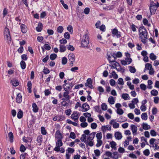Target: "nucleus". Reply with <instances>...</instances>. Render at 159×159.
<instances>
[{"label": "nucleus", "instance_id": "obj_1", "mask_svg": "<svg viewBox=\"0 0 159 159\" xmlns=\"http://www.w3.org/2000/svg\"><path fill=\"white\" fill-rule=\"evenodd\" d=\"M139 37L141 39L142 42L144 43H146V39H148V33L146 30L143 26L139 28Z\"/></svg>", "mask_w": 159, "mask_h": 159}, {"label": "nucleus", "instance_id": "obj_2", "mask_svg": "<svg viewBox=\"0 0 159 159\" xmlns=\"http://www.w3.org/2000/svg\"><path fill=\"white\" fill-rule=\"evenodd\" d=\"M89 43V37L88 34L86 33L84 35L81 40V46L83 48H87Z\"/></svg>", "mask_w": 159, "mask_h": 159}, {"label": "nucleus", "instance_id": "obj_3", "mask_svg": "<svg viewBox=\"0 0 159 159\" xmlns=\"http://www.w3.org/2000/svg\"><path fill=\"white\" fill-rule=\"evenodd\" d=\"M10 33L9 29L6 27L4 29V34L5 39H6L8 41H11V40Z\"/></svg>", "mask_w": 159, "mask_h": 159}, {"label": "nucleus", "instance_id": "obj_4", "mask_svg": "<svg viewBox=\"0 0 159 159\" xmlns=\"http://www.w3.org/2000/svg\"><path fill=\"white\" fill-rule=\"evenodd\" d=\"M56 147L54 149L55 151L58 152L59 151L60 147L62 146L63 145V143L62 142L61 139H58L56 142Z\"/></svg>", "mask_w": 159, "mask_h": 159}, {"label": "nucleus", "instance_id": "obj_5", "mask_svg": "<svg viewBox=\"0 0 159 159\" xmlns=\"http://www.w3.org/2000/svg\"><path fill=\"white\" fill-rule=\"evenodd\" d=\"M68 58L70 62V66H72L73 65V63L75 60V55L72 53H70L68 56Z\"/></svg>", "mask_w": 159, "mask_h": 159}, {"label": "nucleus", "instance_id": "obj_6", "mask_svg": "<svg viewBox=\"0 0 159 159\" xmlns=\"http://www.w3.org/2000/svg\"><path fill=\"white\" fill-rule=\"evenodd\" d=\"M73 85L72 83H67L63 84V86L65 91H68L69 90L71 89Z\"/></svg>", "mask_w": 159, "mask_h": 159}, {"label": "nucleus", "instance_id": "obj_7", "mask_svg": "<svg viewBox=\"0 0 159 159\" xmlns=\"http://www.w3.org/2000/svg\"><path fill=\"white\" fill-rule=\"evenodd\" d=\"M159 6V3L157 2L156 6L153 7H149V9L151 15L155 14L156 10Z\"/></svg>", "mask_w": 159, "mask_h": 159}, {"label": "nucleus", "instance_id": "obj_8", "mask_svg": "<svg viewBox=\"0 0 159 159\" xmlns=\"http://www.w3.org/2000/svg\"><path fill=\"white\" fill-rule=\"evenodd\" d=\"M80 116L79 113L77 111H74L71 115V117L75 121H76Z\"/></svg>", "mask_w": 159, "mask_h": 159}, {"label": "nucleus", "instance_id": "obj_9", "mask_svg": "<svg viewBox=\"0 0 159 159\" xmlns=\"http://www.w3.org/2000/svg\"><path fill=\"white\" fill-rule=\"evenodd\" d=\"M92 81L91 78H89L87 80V82L85 83L86 86H88L89 88L93 89V87L92 85Z\"/></svg>", "mask_w": 159, "mask_h": 159}, {"label": "nucleus", "instance_id": "obj_10", "mask_svg": "<svg viewBox=\"0 0 159 159\" xmlns=\"http://www.w3.org/2000/svg\"><path fill=\"white\" fill-rule=\"evenodd\" d=\"M112 34H113L114 36H116L118 38L121 37L120 33L118 31L117 29H114L112 31Z\"/></svg>", "mask_w": 159, "mask_h": 159}, {"label": "nucleus", "instance_id": "obj_11", "mask_svg": "<svg viewBox=\"0 0 159 159\" xmlns=\"http://www.w3.org/2000/svg\"><path fill=\"white\" fill-rule=\"evenodd\" d=\"M96 133L95 132H93L90 134L89 136L87 137L86 141H92L95 136Z\"/></svg>", "mask_w": 159, "mask_h": 159}, {"label": "nucleus", "instance_id": "obj_12", "mask_svg": "<svg viewBox=\"0 0 159 159\" xmlns=\"http://www.w3.org/2000/svg\"><path fill=\"white\" fill-rule=\"evenodd\" d=\"M69 92L68 91H65L64 92L63 94V96L64 98H63L62 99L63 100H66V101L70 99V96L69 95Z\"/></svg>", "mask_w": 159, "mask_h": 159}, {"label": "nucleus", "instance_id": "obj_13", "mask_svg": "<svg viewBox=\"0 0 159 159\" xmlns=\"http://www.w3.org/2000/svg\"><path fill=\"white\" fill-rule=\"evenodd\" d=\"M81 107L83 109L82 111H87L89 109V106L86 103H84Z\"/></svg>", "mask_w": 159, "mask_h": 159}, {"label": "nucleus", "instance_id": "obj_14", "mask_svg": "<svg viewBox=\"0 0 159 159\" xmlns=\"http://www.w3.org/2000/svg\"><path fill=\"white\" fill-rule=\"evenodd\" d=\"M130 127L133 134L134 135H135L137 130V126L135 125H131Z\"/></svg>", "mask_w": 159, "mask_h": 159}, {"label": "nucleus", "instance_id": "obj_15", "mask_svg": "<svg viewBox=\"0 0 159 159\" xmlns=\"http://www.w3.org/2000/svg\"><path fill=\"white\" fill-rule=\"evenodd\" d=\"M111 127L110 125H107L105 126H102V130L103 132H104L107 130H111Z\"/></svg>", "mask_w": 159, "mask_h": 159}, {"label": "nucleus", "instance_id": "obj_16", "mask_svg": "<svg viewBox=\"0 0 159 159\" xmlns=\"http://www.w3.org/2000/svg\"><path fill=\"white\" fill-rule=\"evenodd\" d=\"M110 123L113 125V127L114 128H117L119 127V124L117 122H115L114 120H111Z\"/></svg>", "mask_w": 159, "mask_h": 159}, {"label": "nucleus", "instance_id": "obj_17", "mask_svg": "<svg viewBox=\"0 0 159 159\" xmlns=\"http://www.w3.org/2000/svg\"><path fill=\"white\" fill-rule=\"evenodd\" d=\"M115 137L117 140H120L122 138V135L121 133L119 132H116L115 133Z\"/></svg>", "mask_w": 159, "mask_h": 159}, {"label": "nucleus", "instance_id": "obj_18", "mask_svg": "<svg viewBox=\"0 0 159 159\" xmlns=\"http://www.w3.org/2000/svg\"><path fill=\"white\" fill-rule=\"evenodd\" d=\"M111 55L114 58H115L117 57L120 58L122 56V54L121 52H119L116 53H113Z\"/></svg>", "mask_w": 159, "mask_h": 159}, {"label": "nucleus", "instance_id": "obj_19", "mask_svg": "<svg viewBox=\"0 0 159 159\" xmlns=\"http://www.w3.org/2000/svg\"><path fill=\"white\" fill-rule=\"evenodd\" d=\"M22 101V96L20 93H19L17 94L16 97V102L18 103H20Z\"/></svg>", "mask_w": 159, "mask_h": 159}, {"label": "nucleus", "instance_id": "obj_20", "mask_svg": "<svg viewBox=\"0 0 159 159\" xmlns=\"http://www.w3.org/2000/svg\"><path fill=\"white\" fill-rule=\"evenodd\" d=\"M121 98L124 100H127L129 99L130 97L129 95L127 93H123L121 96Z\"/></svg>", "mask_w": 159, "mask_h": 159}, {"label": "nucleus", "instance_id": "obj_21", "mask_svg": "<svg viewBox=\"0 0 159 159\" xmlns=\"http://www.w3.org/2000/svg\"><path fill=\"white\" fill-rule=\"evenodd\" d=\"M32 107L33 108V111L34 112H37L39 110V108L36 104L35 103L32 104Z\"/></svg>", "mask_w": 159, "mask_h": 159}, {"label": "nucleus", "instance_id": "obj_22", "mask_svg": "<svg viewBox=\"0 0 159 159\" xmlns=\"http://www.w3.org/2000/svg\"><path fill=\"white\" fill-rule=\"evenodd\" d=\"M55 138L58 139H61L62 138V136L61 134L60 131H58L56 132L55 134Z\"/></svg>", "mask_w": 159, "mask_h": 159}, {"label": "nucleus", "instance_id": "obj_23", "mask_svg": "<svg viewBox=\"0 0 159 159\" xmlns=\"http://www.w3.org/2000/svg\"><path fill=\"white\" fill-rule=\"evenodd\" d=\"M142 126L143 129L145 130H148L150 129L151 128L150 125H148L146 123H143Z\"/></svg>", "mask_w": 159, "mask_h": 159}, {"label": "nucleus", "instance_id": "obj_24", "mask_svg": "<svg viewBox=\"0 0 159 159\" xmlns=\"http://www.w3.org/2000/svg\"><path fill=\"white\" fill-rule=\"evenodd\" d=\"M108 102L111 104H113L115 103V100L112 96H110L108 99Z\"/></svg>", "mask_w": 159, "mask_h": 159}, {"label": "nucleus", "instance_id": "obj_25", "mask_svg": "<svg viewBox=\"0 0 159 159\" xmlns=\"http://www.w3.org/2000/svg\"><path fill=\"white\" fill-rule=\"evenodd\" d=\"M20 28L22 33H25L26 32L27 29L26 26L25 25L23 24H21L20 25Z\"/></svg>", "mask_w": 159, "mask_h": 159}, {"label": "nucleus", "instance_id": "obj_26", "mask_svg": "<svg viewBox=\"0 0 159 159\" xmlns=\"http://www.w3.org/2000/svg\"><path fill=\"white\" fill-rule=\"evenodd\" d=\"M66 50V47L63 45H60V52H63Z\"/></svg>", "mask_w": 159, "mask_h": 159}, {"label": "nucleus", "instance_id": "obj_27", "mask_svg": "<svg viewBox=\"0 0 159 159\" xmlns=\"http://www.w3.org/2000/svg\"><path fill=\"white\" fill-rule=\"evenodd\" d=\"M43 25L41 23H39L38 26L36 27V30L38 32H40L42 29Z\"/></svg>", "mask_w": 159, "mask_h": 159}, {"label": "nucleus", "instance_id": "obj_28", "mask_svg": "<svg viewBox=\"0 0 159 159\" xmlns=\"http://www.w3.org/2000/svg\"><path fill=\"white\" fill-rule=\"evenodd\" d=\"M129 68L130 72L132 73H134L136 72V70L134 67L129 66Z\"/></svg>", "mask_w": 159, "mask_h": 159}, {"label": "nucleus", "instance_id": "obj_29", "mask_svg": "<svg viewBox=\"0 0 159 159\" xmlns=\"http://www.w3.org/2000/svg\"><path fill=\"white\" fill-rule=\"evenodd\" d=\"M110 144L111 145V147L114 150H116V142H115L112 141V142H110Z\"/></svg>", "mask_w": 159, "mask_h": 159}, {"label": "nucleus", "instance_id": "obj_30", "mask_svg": "<svg viewBox=\"0 0 159 159\" xmlns=\"http://www.w3.org/2000/svg\"><path fill=\"white\" fill-rule=\"evenodd\" d=\"M11 83L14 86H18L19 84V83L18 81L17 80H11Z\"/></svg>", "mask_w": 159, "mask_h": 159}, {"label": "nucleus", "instance_id": "obj_31", "mask_svg": "<svg viewBox=\"0 0 159 159\" xmlns=\"http://www.w3.org/2000/svg\"><path fill=\"white\" fill-rule=\"evenodd\" d=\"M27 86H28V89L29 91V93H31V86H32V84L31 81H29L27 83Z\"/></svg>", "mask_w": 159, "mask_h": 159}, {"label": "nucleus", "instance_id": "obj_32", "mask_svg": "<svg viewBox=\"0 0 159 159\" xmlns=\"http://www.w3.org/2000/svg\"><path fill=\"white\" fill-rule=\"evenodd\" d=\"M152 68V65L150 63H146L145 65V70L147 69L148 70H150Z\"/></svg>", "mask_w": 159, "mask_h": 159}, {"label": "nucleus", "instance_id": "obj_33", "mask_svg": "<svg viewBox=\"0 0 159 159\" xmlns=\"http://www.w3.org/2000/svg\"><path fill=\"white\" fill-rule=\"evenodd\" d=\"M8 137L10 139V142H12L13 141V136L12 132H11L9 133Z\"/></svg>", "mask_w": 159, "mask_h": 159}, {"label": "nucleus", "instance_id": "obj_34", "mask_svg": "<svg viewBox=\"0 0 159 159\" xmlns=\"http://www.w3.org/2000/svg\"><path fill=\"white\" fill-rule=\"evenodd\" d=\"M111 75L112 76V77H113L114 79H117L118 78V75L114 71H112V72L111 73Z\"/></svg>", "mask_w": 159, "mask_h": 159}, {"label": "nucleus", "instance_id": "obj_35", "mask_svg": "<svg viewBox=\"0 0 159 159\" xmlns=\"http://www.w3.org/2000/svg\"><path fill=\"white\" fill-rule=\"evenodd\" d=\"M96 137L97 140H101L102 138V134L101 132L97 133L96 134Z\"/></svg>", "mask_w": 159, "mask_h": 159}, {"label": "nucleus", "instance_id": "obj_36", "mask_svg": "<svg viewBox=\"0 0 159 159\" xmlns=\"http://www.w3.org/2000/svg\"><path fill=\"white\" fill-rule=\"evenodd\" d=\"M148 116L146 113H143L141 115V118L143 120H146L147 119Z\"/></svg>", "mask_w": 159, "mask_h": 159}, {"label": "nucleus", "instance_id": "obj_37", "mask_svg": "<svg viewBox=\"0 0 159 159\" xmlns=\"http://www.w3.org/2000/svg\"><path fill=\"white\" fill-rule=\"evenodd\" d=\"M151 93L152 95L156 96L157 95L158 92L156 90L153 89L151 91Z\"/></svg>", "mask_w": 159, "mask_h": 159}, {"label": "nucleus", "instance_id": "obj_38", "mask_svg": "<svg viewBox=\"0 0 159 159\" xmlns=\"http://www.w3.org/2000/svg\"><path fill=\"white\" fill-rule=\"evenodd\" d=\"M143 23L144 25H147L148 27L150 26V24H148V21L146 19H143Z\"/></svg>", "mask_w": 159, "mask_h": 159}, {"label": "nucleus", "instance_id": "obj_39", "mask_svg": "<svg viewBox=\"0 0 159 159\" xmlns=\"http://www.w3.org/2000/svg\"><path fill=\"white\" fill-rule=\"evenodd\" d=\"M113 6L112 5L111 6L103 7V9L104 10H110L113 9Z\"/></svg>", "mask_w": 159, "mask_h": 159}, {"label": "nucleus", "instance_id": "obj_40", "mask_svg": "<svg viewBox=\"0 0 159 159\" xmlns=\"http://www.w3.org/2000/svg\"><path fill=\"white\" fill-rule=\"evenodd\" d=\"M150 58L152 60H155L156 59V56L153 53H151L149 56Z\"/></svg>", "mask_w": 159, "mask_h": 159}, {"label": "nucleus", "instance_id": "obj_41", "mask_svg": "<svg viewBox=\"0 0 159 159\" xmlns=\"http://www.w3.org/2000/svg\"><path fill=\"white\" fill-rule=\"evenodd\" d=\"M20 65L21 68L24 69L26 67V64L25 61H22L20 63Z\"/></svg>", "mask_w": 159, "mask_h": 159}, {"label": "nucleus", "instance_id": "obj_42", "mask_svg": "<svg viewBox=\"0 0 159 159\" xmlns=\"http://www.w3.org/2000/svg\"><path fill=\"white\" fill-rule=\"evenodd\" d=\"M23 113L21 110H20L18 112L17 114V116L19 119L21 118L22 117Z\"/></svg>", "mask_w": 159, "mask_h": 159}, {"label": "nucleus", "instance_id": "obj_43", "mask_svg": "<svg viewBox=\"0 0 159 159\" xmlns=\"http://www.w3.org/2000/svg\"><path fill=\"white\" fill-rule=\"evenodd\" d=\"M86 135L85 134H83L81 138H80V140L81 141L84 142L85 143V141H86Z\"/></svg>", "mask_w": 159, "mask_h": 159}, {"label": "nucleus", "instance_id": "obj_44", "mask_svg": "<svg viewBox=\"0 0 159 159\" xmlns=\"http://www.w3.org/2000/svg\"><path fill=\"white\" fill-rule=\"evenodd\" d=\"M63 28L61 26H59L57 28V32L60 33H62L63 30Z\"/></svg>", "mask_w": 159, "mask_h": 159}, {"label": "nucleus", "instance_id": "obj_45", "mask_svg": "<svg viewBox=\"0 0 159 159\" xmlns=\"http://www.w3.org/2000/svg\"><path fill=\"white\" fill-rule=\"evenodd\" d=\"M85 143L87 145L90 147H92L93 145V142L92 141H86Z\"/></svg>", "mask_w": 159, "mask_h": 159}, {"label": "nucleus", "instance_id": "obj_46", "mask_svg": "<svg viewBox=\"0 0 159 159\" xmlns=\"http://www.w3.org/2000/svg\"><path fill=\"white\" fill-rule=\"evenodd\" d=\"M117 82L119 84L123 85L124 84L123 80L122 78H119Z\"/></svg>", "mask_w": 159, "mask_h": 159}, {"label": "nucleus", "instance_id": "obj_47", "mask_svg": "<svg viewBox=\"0 0 159 159\" xmlns=\"http://www.w3.org/2000/svg\"><path fill=\"white\" fill-rule=\"evenodd\" d=\"M116 112L118 114L120 115H122L124 113L123 110L120 108L117 109L116 110Z\"/></svg>", "mask_w": 159, "mask_h": 159}, {"label": "nucleus", "instance_id": "obj_48", "mask_svg": "<svg viewBox=\"0 0 159 159\" xmlns=\"http://www.w3.org/2000/svg\"><path fill=\"white\" fill-rule=\"evenodd\" d=\"M67 59L66 57H64L62 58V64L63 65H65L67 62Z\"/></svg>", "mask_w": 159, "mask_h": 159}, {"label": "nucleus", "instance_id": "obj_49", "mask_svg": "<svg viewBox=\"0 0 159 159\" xmlns=\"http://www.w3.org/2000/svg\"><path fill=\"white\" fill-rule=\"evenodd\" d=\"M102 109L103 110H106L107 109V105L105 103H102L101 105Z\"/></svg>", "mask_w": 159, "mask_h": 159}, {"label": "nucleus", "instance_id": "obj_50", "mask_svg": "<svg viewBox=\"0 0 159 159\" xmlns=\"http://www.w3.org/2000/svg\"><path fill=\"white\" fill-rule=\"evenodd\" d=\"M97 143L96 144L97 147H100L102 144V141L101 140H97Z\"/></svg>", "mask_w": 159, "mask_h": 159}, {"label": "nucleus", "instance_id": "obj_51", "mask_svg": "<svg viewBox=\"0 0 159 159\" xmlns=\"http://www.w3.org/2000/svg\"><path fill=\"white\" fill-rule=\"evenodd\" d=\"M44 48L47 50H50L51 48L50 46L47 44H45L44 45Z\"/></svg>", "mask_w": 159, "mask_h": 159}, {"label": "nucleus", "instance_id": "obj_52", "mask_svg": "<svg viewBox=\"0 0 159 159\" xmlns=\"http://www.w3.org/2000/svg\"><path fill=\"white\" fill-rule=\"evenodd\" d=\"M57 55L55 54H51L50 56V58L52 60H54L57 57Z\"/></svg>", "mask_w": 159, "mask_h": 159}, {"label": "nucleus", "instance_id": "obj_53", "mask_svg": "<svg viewBox=\"0 0 159 159\" xmlns=\"http://www.w3.org/2000/svg\"><path fill=\"white\" fill-rule=\"evenodd\" d=\"M130 28L133 32L136 31V26L134 24H132L130 25Z\"/></svg>", "mask_w": 159, "mask_h": 159}, {"label": "nucleus", "instance_id": "obj_54", "mask_svg": "<svg viewBox=\"0 0 159 159\" xmlns=\"http://www.w3.org/2000/svg\"><path fill=\"white\" fill-rule=\"evenodd\" d=\"M67 30L71 33L73 32V27L71 25H69L67 27Z\"/></svg>", "mask_w": 159, "mask_h": 159}, {"label": "nucleus", "instance_id": "obj_55", "mask_svg": "<svg viewBox=\"0 0 159 159\" xmlns=\"http://www.w3.org/2000/svg\"><path fill=\"white\" fill-rule=\"evenodd\" d=\"M64 38L66 39H69L70 37L69 33L68 32H66L64 34Z\"/></svg>", "mask_w": 159, "mask_h": 159}, {"label": "nucleus", "instance_id": "obj_56", "mask_svg": "<svg viewBox=\"0 0 159 159\" xmlns=\"http://www.w3.org/2000/svg\"><path fill=\"white\" fill-rule=\"evenodd\" d=\"M150 133L151 135L152 136H155L157 135L156 132L153 129L151 130L150 131Z\"/></svg>", "mask_w": 159, "mask_h": 159}, {"label": "nucleus", "instance_id": "obj_57", "mask_svg": "<svg viewBox=\"0 0 159 159\" xmlns=\"http://www.w3.org/2000/svg\"><path fill=\"white\" fill-rule=\"evenodd\" d=\"M41 133L43 135H46L47 134V132L45 129L44 127H41Z\"/></svg>", "mask_w": 159, "mask_h": 159}, {"label": "nucleus", "instance_id": "obj_58", "mask_svg": "<svg viewBox=\"0 0 159 159\" xmlns=\"http://www.w3.org/2000/svg\"><path fill=\"white\" fill-rule=\"evenodd\" d=\"M140 88L143 90H145L146 89V85L143 84H141L140 85Z\"/></svg>", "mask_w": 159, "mask_h": 159}, {"label": "nucleus", "instance_id": "obj_59", "mask_svg": "<svg viewBox=\"0 0 159 159\" xmlns=\"http://www.w3.org/2000/svg\"><path fill=\"white\" fill-rule=\"evenodd\" d=\"M143 153L146 156H148L150 154L149 151L148 149L145 150L143 151Z\"/></svg>", "mask_w": 159, "mask_h": 159}, {"label": "nucleus", "instance_id": "obj_60", "mask_svg": "<svg viewBox=\"0 0 159 159\" xmlns=\"http://www.w3.org/2000/svg\"><path fill=\"white\" fill-rule=\"evenodd\" d=\"M97 126L96 123H93L91 125V127L92 129H96Z\"/></svg>", "mask_w": 159, "mask_h": 159}, {"label": "nucleus", "instance_id": "obj_61", "mask_svg": "<svg viewBox=\"0 0 159 159\" xmlns=\"http://www.w3.org/2000/svg\"><path fill=\"white\" fill-rule=\"evenodd\" d=\"M90 11V9L89 8L86 7L84 10V13L86 15H88L89 14Z\"/></svg>", "mask_w": 159, "mask_h": 159}, {"label": "nucleus", "instance_id": "obj_62", "mask_svg": "<svg viewBox=\"0 0 159 159\" xmlns=\"http://www.w3.org/2000/svg\"><path fill=\"white\" fill-rule=\"evenodd\" d=\"M94 152L96 156H99L100 154V151L98 149H97L94 150Z\"/></svg>", "mask_w": 159, "mask_h": 159}, {"label": "nucleus", "instance_id": "obj_63", "mask_svg": "<svg viewBox=\"0 0 159 159\" xmlns=\"http://www.w3.org/2000/svg\"><path fill=\"white\" fill-rule=\"evenodd\" d=\"M59 41L61 44H66L67 43V40L64 38L60 39Z\"/></svg>", "mask_w": 159, "mask_h": 159}, {"label": "nucleus", "instance_id": "obj_64", "mask_svg": "<svg viewBox=\"0 0 159 159\" xmlns=\"http://www.w3.org/2000/svg\"><path fill=\"white\" fill-rule=\"evenodd\" d=\"M70 137L72 139H75V135L74 132H71L70 135Z\"/></svg>", "mask_w": 159, "mask_h": 159}]
</instances>
